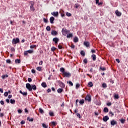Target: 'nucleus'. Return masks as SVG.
Here are the masks:
<instances>
[{"mask_svg": "<svg viewBox=\"0 0 128 128\" xmlns=\"http://www.w3.org/2000/svg\"><path fill=\"white\" fill-rule=\"evenodd\" d=\"M19 92H20V94H22V96H28L27 92H22V90H20Z\"/></svg>", "mask_w": 128, "mask_h": 128, "instance_id": "nucleus-12", "label": "nucleus"}, {"mask_svg": "<svg viewBox=\"0 0 128 128\" xmlns=\"http://www.w3.org/2000/svg\"><path fill=\"white\" fill-rule=\"evenodd\" d=\"M74 42H78V37H75L74 39Z\"/></svg>", "mask_w": 128, "mask_h": 128, "instance_id": "nucleus-26", "label": "nucleus"}, {"mask_svg": "<svg viewBox=\"0 0 128 128\" xmlns=\"http://www.w3.org/2000/svg\"><path fill=\"white\" fill-rule=\"evenodd\" d=\"M42 126L43 128H50V126H48V125L46 126V124H44V123L42 124Z\"/></svg>", "mask_w": 128, "mask_h": 128, "instance_id": "nucleus-18", "label": "nucleus"}, {"mask_svg": "<svg viewBox=\"0 0 128 128\" xmlns=\"http://www.w3.org/2000/svg\"><path fill=\"white\" fill-rule=\"evenodd\" d=\"M39 112H40V114H44V110H42V109L41 108H39Z\"/></svg>", "mask_w": 128, "mask_h": 128, "instance_id": "nucleus-37", "label": "nucleus"}, {"mask_svg": "<svg viewBox=\"0 0 128 128\" xmlns=\"http://www.w3.org/2000/svg\"><path fill=\"white\" fill-rule=\"evenodd\" d=\"M20 42V39L18 38H13L12 40V44H16Z\"/></svg>", "mask_w": 128, "mask_h": 128, "instance_id": "nucleus-3", "label": "nucleus"}, {"mask_svg": "<svg viewBox=\"0 0 128 128\" xmlns=\"http://www.w3.org/2000/svg\"><path fill=\"white\" fill-rule=\"evenodd\" d=\"M68 84L70 86H74V84L72 83V81H69L68 82Z\"/></svg>", "mask_w": 128, "mask_h": 128, "instance_id": "nucleus-52", "label": "nucleus"}, {"mask_svg": "<svg viewBox=\"0 0 128 128\" xmlns=\"http://www.w3.org/2000/svg\"><path fill=\"white\" fill-rule=\"evenodd\" d=\"M56 50V48L55 47H52L51 52H54V50Z\"/></svg>", "mask_w": 128, "mask_h": 128, "instance_id": "nucleus-44", "label": "nucleus"}, {"mask_svg": "<svg viewBox=\"0 0 128 128\" xmlns=\"http://www.w3.org/2000/svg\"><path fill=\"white\" fill-rule=\"evenodd\" d=\"M49 114L50 116H54V112H50Z\"/></svg>", "mask_w": 128, "mask_h": 128, "instance_id": "nucleus-46", "label": "nucleus"}, {"mask_svg": "<svg viewBox=\"0 0 128 128\" xmlns=\"http://www.w3.org/2000/svg\"><path fill=\"white\" fill-rule=\"evenodd\" d=\"M18 114H22V110L20 109L18 110Z\"/></svg>", "mask_w": 128, "mask_h": 128, "instance_id": "nucleus-58", "label": "nucleus"}, {"mask_svg": "<svg viewBox=\"0 0 128 128\" xmlns=\"http://www.w3.org/2000/svg\"><path fill=\"white\" fill-rule=\"evenodd\" d=\"M58 48L59 50H62V46L60 44H59L58 46Z\"/></svg>", "mask_w": 128, "mask_h": 128, "instance_id": "nucleus-54", "label": "nucleus"}, {"mask_svg": "<svg viewBox=\"0 0 128 128\" xmlns=\"http://www.w3.org/2000/svg\"><path fill=\"white\" fill-rule=\"evenodd\" d=\"M27 52H28V54H32V52H34V50H28Z\"/></svg>", "mask_w": 128, "mask_h": 128, "instance_id": "nucleus-47", "label": "nucleus"}, {"mask_svg": "<svg viewBox=\"0 0 128 128\" xmlns=\"http://www.w3.org/2000/svg\"><path fill=\"white\" fill-rule=\"evenodd\" d=\"M93 84H92V82H89L88 84V86H90V88H92Z\"/></svg>", "mask_w": 128, "mask_h": 128, "instance_id": "nucleus-33", "label": "nucleus"}, {"mask_svg": "<svg viewBox=\"0 0 128 128\" xmlns=\"http://www.w3.org/2000/svg\"><path fill=\"white\" fill-rule=\"evenodd\" d=\"M2 78L3 80H4V78H8V75L6 74V75H2Z\"/></svg>", "mask_w": 128, "mask_h": 128, "instance_id": "nucleus-32", "label": "nucleus"}, {"mask_svg": "<svg viewBox=\"0 0 128 128\" xmlns=\"http://www.w3.org/2000/svg\"><path fill=\"white\" fill-rule=\"evenodd\" d=\"M72 36H73L72 34L70 33L67 34L66 38H72Z\"/></svg>", "mask_w": 128, "mask_h": 128, "instance_id": "nucleus-22", "label": "nucleus"}, {"mask_svg": "<svg viewBox=\"0 0 128 128\" xmlns=\"http://www.w3.org/2000/svg\"><path fill=\"white\" fill-rule=\"evenodd\" d=\"M108 112V108L105 107L104 109V112Z\"/></svg>", "mask_w": 128, "mask_h": 128, "instance_id": "nucleus-29", "label": "nucleus"}, {"mask_svg": "<svg viewBox=\"0 0 128 128\" xmlns=\"http://www.w3.org/2000/svg\"><path fill=\"white\" fill-rule=\"evenodd\" d=\"M102 88H106L107 86H106V83H104L102 84Z\"/></svg>", "mask_w": 128, "mask_h": 128, "instance_id": "nucleus-53", "label": "nucleus"}, {"mask_svg": "<svg viewBox=\"0 0 128 128\" xmlns=\"http://www.w3.org/2000/svg\"><path fill=\"white\" fill-rule=\"evenodd\" d=\"M91 56L92 58V60H94V62H96V54H93Z\"/></svg>", "mask_w": 128, "mask_h": 128, "instance_id": "nucleus-15", "label": "nucleus"}, {"mask_svg": "<svg viewBox=\"0 0 128 128\" xmlns=\"http://www.w3.org/2000/svg\"><path fill=\"white\" fill-rule=\"evenodd\" d=\"M31 72L32 74H36V70H34V69H32Z\"/></svg>", "mask_w": 128, "mask_h": 128, "instance_id": "nucleus-61", "label": "nucleus"}, {"mask_svg": "<svg viewBox=\"0 0 128 128\" xmlns=\"http://www.w3.org/2000/svg\"><path fill=\"white\" fill-rule=\"evenodd\" d=\"M66 16H72V14H70L68 12H66Z\"/></svg>", "mask_w": 128, "mask_h": 128, "instance_id": "nucleus-40", "label": "nucleus"}, {"mask_svg": "<svg viewBox=\"0 0 128 128\" xmlns=\"http://www.w3.org/2000/svg\"><path fill=\"white\" fill-rule=\"evenodd\" d=\"M51 124H52V126H56V122H51Z\"/></svg>", "mask_w": 128, "mask_h": 128, "instance_id": "nucleus-41", "label": "nucleus"}, {"mask_svg": "<svg viewBox=\"0 0 128 128\" xmlns=\"http://www.w3.org/2000/svg\"><path fill=\"white\" fill-rule=\"evenodd\" d=\"M15 64H20V59L15 60Z\"/></svg>", "mask_w": 128, "mask_h": 128, "instance_id": "nucleus-24", "label": "nucleus"}, {"mask_svg": "<svg viewBox=\"0 0 128 128\" xmlns=\"http://www.w3.org/2000/svg\"><path fill=\"white\" fill-rule=\"evenodd\" d=\"M62 33L63 36H66V34H68L70 33V30H68L66 28L65 29L62 28Z\"/></svg>", "mask_w": 128, "mask_h": 128, "instance_id": "nucleus-4", "label": "nucleus"}, {"mask_svg": "<svg viewBox=\"0 0 128 128\" xmlns=\"http://www.w3.org/2000/svg\"><path fill=\"white\" fill-rule=\"evenodd\" d=\"M53 42L55 43L56 44H58V42L60 41V39L58 38H54L52 39Z\"/></svg>", "mask_w": 128, "mask_h": 128, "instance_id": "nucleus-9", "label": "nucleus"}, {"mask_svg": "<svg viewBox=\"0 0 128 128\" xmlns=\"http://www.w3.org/2000/svg\"><path fill=\"white\" fill-rule=\"evenodd\" d=\"M100 69L102 72H104L105 70H106V68L105 67H102V66H100Z\"/></svg>", "mask_w": 128, "mask_h": 128, "instance_id": "nucleus-20", "label": "nucleus"}, {"mask_svg": "<svg viewBox=\"0 0 128 128\" xmlns=\"http://www.w3.org/2000/svg\"><path fill=\"white\" fill-rule=\"evenodd\" d=\"M85 100H87L89 102H92V96L90 94H88L85 98Z\"/></svg>", "mask_w": 128, "mask_h": 128, "instance_id": "nucleus-6", "label": "nucleus"}, {"mask_svg": "<svg viewBox=\"0 0 128 128\" xmlns=\"http://www.w3.org/2000/svg\"><path fill=\"white\" fill-rule=\"evenodd\" d=\"M10 50H11V52H16V49H14V48L12 47V48H10Z\"/></svg>", "mask_w": 128, "mask_h": 128, "instance_id": "nucleus-45", "label": "nucleus"}, {"mask_svg": "<svg viewBox=\"0 0 128 128\" xmlns=\"http://www.w3.org/2000/svg\"><path fill=\"white\" fill-rule=\"evenodd\" d=\"M32 90H36V86L35 84L32 85Z\"/></svg>", "mask_w": 128, "mask_h": 128, "instance_id": "nucleus-28", "label": "nucleus"}, {"mask_svg": "<svg viewBox=\"0 0 128 128\" xmlns=\"http://www.w3.org/2000/svg\"><path fill=\"white\" fill-rule=\"evenodd\" d=\"M84 62L85 64H88V59L86 58L84 60Z\"/></svg>", "mask_w": 128, "mask_h": 128, "instance_id": "nucleus-51", "label": "nucleus"}, {"mask_svg": "<svg viewBox=\"0 0 128 128\" xmlns=\"http://www.w3.org/2000/svg\"><path fill=\"white\" fill-rule=\"evenodd\" d=\"M74 47H75V46H74V44H72L70 48H74Z\"/></svg>", "mask_w": 128, "mask_h": 128, "instance_id": "nucleus-64", "label": "nucleus"}, {"mask_svg": "<svg viewBox=\"0 0 128 128\" xmlns=\"http://www.w3.org/2000/svg\"><path fill=\"white\" fill-rule=\"evenodd\" d=\"M26 122H24V120H22L20 122V124H24Z\"/></svg>", "mask_w": 128, "mask_h": 128, "instance_id": "nucleus-62", "label": "nucleus"}, {"mask_svg": "<svg viewBox=\"0 0 128 128\" xmlns=\"http://www.w3.org/2000/svg\"><path fill=\"white\" fill-rule=\"evenodd\" d=\"M4 116V113H0V118H2V116Z\"/></svg>", "mask_w": 128, "mask_h": 128, "instance_id": "nucleus-63", "label": "nucleus"}, {"mask_svg": "<svg viewBox=\"0 0 128 128\" xmlns=\"http://www.w3.org/2000/svg\"><path fill=\"white\" fill-rule=\"evenodd\" d=\"M51 14H52V16H56V18L58 16V12H52L51 13Z\"/></svg>", "mask_w": 128, "mask_h": 128, "instance_id": "nucleus-11", "label": "nucleus"}, {"mask_svg": "<svg viewBox=\"0 0 128 128\" xmlns=\"http://www.w3.org/2000/svg\"><path fill=\"white\" fill-rule=\"evenodd\" d=\"M24 112H26V114L28 112V110L27 108H24Z\"/></svg>", "mask_w": 128, "mask_h": 128, "instance_id": "nucleus-57", "label": "nucleus"}, {"mask_svg": "<svg viewBox=\"0 0 128 128\" xmlns=\"http://www.w3.org/2000/svg\"><path fill=\"white\" fill-rule=\"evenodd\" d=\"M4 96H8V92H5L4 93Z\"/></svg>", "mask_w": 128, "mask_h": 128, "instance_id": "nucleus-55", "label": "nucleus"}, {"mask_svg": "<svg viewBox=\"0 0 128 128\" xmlns=\"http://www.w3.org/2000/svg\"><path fill=\"white\" fill-rule=\"evenodd\" d=\"M0 104H2V106H4V100H1L0 102Z\"/></svg>", "mask_w": 128, "mask_h": 128, "instance_id": "nucleus-59", "label": "nucleus"}, {"mask_svg": "<svg viewBox=\"0 0 128 128\" xmlns=\"http://www.w3.org/2000/svg\"><path fill=\"white\" fill-rule=\"evenodd\" d=\"M80 54H82V56H86V52H84V50H82L80 52Z\"/></svg>", "mask_w": 128, "mask_h": 128, "instance_id": "nucleus-35", "label": "nucleus"}, {"mask_svg": "<svg viewBox=\"0 0 128 128\" xmlns=\"http://www.w3.org/2000/svg\"><path fill=\"white\" fill-rule=\"evenodd\" d=\"M76 116L79 118H82V116H80V114L79 113H77L76 114Z\"/></svg>", "mask_w": 128, "mask_h": 128, "instance_id": "nucleus-49", "label": "nucleus"}, {"mask_svg": "<svg viewBox=\"0 0 128 128\" xmlns=\"http://www.w3.org/2000/svg\"><path fill=\"white\" fill-rule=\"evenodd\" d=\"M79 102L80 104H84V100L82 99V100H80Z\"/></svg>", "mask_w": 128, "mask_h": 128, "instance_id": "nucleus-30", "label": "nucleus"}, {"mask_svg": "<svg viewBox=\"0 0 128 128\" xmlns=\"http://www.w3.org/2000/svg\"><path fill=\"white\" fill-rule=\"evenodd\" d=\"M117 124L118 122H116V121L114 120H112L110 122L111 126H115V124Z\"/></svg>", "mask_w": 128, "mask_h": 128, "instance_id": "nucleus-16", "label": "nucleus"}, {"mask_svg": "<svg viewBox=\"0 0 128 128\" xmlns=\"http://www.w3.org/2000/svg\"><path fill=\"white\" fill-rule=\"evenodd\" d=\"M108 120H110V117H108V116H106L103 118V120L105 122H108Z\"/></svg>", "mask_w": 128, "mask_h": 128, "instance_id": "nucleus-10", "label": "nucleus"}, {"mask_svg": "<svg viewBox=\"0 0 128 128\" xmlns=\"http://www.w3.org/2000/svg\"><path fill=\"white\" fill-rule=\"evenodd\" d=\"M42 67L40 66H38L36 68V70H38V72H42Z\"/></svg>", "mask_w": 128, "mask_h": 128, "instance_id": "nucleus-34", "label": "nucleus"}, {"mask_svg": "<svg viewBox=\"0 0 128 128\" xmlns=\"http://www.w3.org/2000/svg\"><path fill=\"white\" fill-rule=\"evenodd\" d=\"M10 102L12 104H16V100H12V99H10Z\"/></svg>", "mask_w": 128, "mask_h": 128, "instance_id": "nucleus-23", "label": "nucleus"}, {"mask_svg": "<svg viewBox=\"0 0 128 128\" xmlns=\"http://www.w3.org/2000/svg\"><path fill=\"white\" fill-rule=\"evenodd\" d=\"M50 24H54V18L53 16H52L50 18Z\"/></svg>", "mask_w": 128, "mask_h": 128, "instance_id": "nucleus-17", "label": "nucleus"}, {"mask_svg": "<svg viewBox=\"0 0 128 128\" xmlns=\"http://www.w3.org/2000/svg\"><path fill=\"white\" fill-rule=\"evenodd\" d=\"M41 86H42V88H46V86H48V85H46V83L45 82H42Z\"/></svg>", "mask_w": 128, "mask_h": 128, "instance_id": "nucleus-19", "label": "nucleus"}, {"mask_svg": "<svg viewBox=\"0 0 128 128\" xmlns=\"http://www.w3.org/2000/svg\"><path fill=\"white\" fill-rule=\"evenodd\" d=\"M116 14L117 16H122V12H118V10H116Z\"/></svg>", "mask_w": 128, "mask_h": 128, "instance_id": "nucleus-13", "label": "nucleus"}, {"mask_svg": "<svg viewBox=\"0 0 128 128\" xmlns=\"http://www.w3.org/2000/svg\"><path fill=\"white\" fill-rule=\"evenodd\" d=\"M114 98H116V100H118V98H120V96H118V94H114Z\"/></svg>", "mask_w": 128, "mask_h": 128, "instance_id": "nucleus-25", "label": "nucleus"}, {"mask_svg": "<svg viewBox=\"0 0 128 128\" xmlns=\"http://www.w3.org/2000/svg\"><path fill=\"white\" fill-rule=\"evenodd\" d=\"M107 106H112V102H109L108 103L106 104Z\"/></svg>", "mask_w": 128, "mask_h": 128, "instance_id": "nucleus-60", "label": "nucleus"}, {"mask_svg": "<svg viewBox=\"0 0 128 128\" xmlns=\"http://www.w3.org/2000/svg\"><path fill=\"white\" fill-rule=\"evenodd\" d=\"M34 2L30 1V11L32 12H34V11L36 10V8H34Z\"/></svg>", "mask_w": 128, "mask_h": 128, "instance_id": "nucleus-2", "label": "nucleus"}, {"mask_svg": "<svg viewBox=\"0 0 128 128\" xmlns=\"http://www.w3.org/2000/svg\"><path fill=\"white\" fill-rule=\"evenodd\" d=\"M84 44L86 48H90V42H88V41L84 42Z\"/></svg>", "mask_w": 128, "mask_h": 128, "instance_id": "nucleus-8", "label": "nucleus"}, {"mask_svg": "<svg viewBox=\"0 0 128 128\" xmlns=\"http://www.w3.org/2000/svg\"><path fill=\"white\" fill-rule=\"evenodd\" d=\"M43 20L46 24H48V19H46V18H44Z\"/></svg>", "mask_w": 128, "mask_h": 128, "instance_id": "nucleus-39", "label": "nucleus"}, {"mask_svg": "<svg viewBox=\"0 0 128 128\" xmlns=\"http://www.w3.org/2000/svg\"><path fill=\"white\" fill-rule=\"evenodd\" d=\"M109 114H110V116H111L112 118V116H114V113H113L112 112V111H110V112H109Z\"/></svg>", "mask_w": 128, "mask_h": 128, "instance_id": "nucleus-36", "label": "nucleus"}, {"mask_svg": "<svg viewBox=\"0 0 128 128\" xmlns=\"http://www.w3.org/2000/svg\"><path fill=\"white\" fill-rule=\"evenodd\" d=\"M91 52H92V54H96V50H94V49L92 50H91Z\"/></svg>", "mask_w": 128, "mask_h": 128, "instance_id": "nucleus-56", "label": "nucleus"}, {"mask_svg": "<svg viewBox=\"0 0 128 128\" xmlns=\"http://www.w3.org/2000/svg\"><path fill=\"white\" fill-rule=\"evenodd\" d=\"M51 34L52 36H58V32H56V30H52L51 32Z\"/></svg>", "mask_w": 128, "mask_h": 128, "instance_id": "nucleus-7", "label": "nucleus"}, {"mask_svg": "<svg viewBox=\"0 0 128 128\" xmlns=\"http://www.w3.org/2000/svg\"><path fill=\"white\" fill-rule=\"evenodd\" d=\"M28 54V50L27 51H24V56H26Z\"/></svg>", "mask_w": 128, "mask_h": 128, "instance_id": "nucleus-50", "label": "nucleus"}, {"mask_svg": "<svg viewBox=\"0 0 128 128\" xmlns=\"http://www.w3.org/2000/svg\"><path fill=\"white\" fill-rule=\"evenodd\" d=\"M46 30L48 31V32H50V26H47L46 27Z\"/></svg>", "mask_w": 128, "mask_h": 128, "instance_id": "nucleus-38", "label": "nucleus"}, {"mask_svg": "<svg viewBox=\"0 0 128 128\" xmlns=\"http://www.w3.org/2000/svg\"><path fill=\"white\" fill-rule=\"evenodd\" d=\"M80 86V84H76V90H78V88Z\"/></svg>", "mask_w": 128, "mask_h": 128, "instance_id": "nucleus-43", "label": "nucleus"}, {"mask_svg": "<svg viewBox=\"0 0 128 128\" xmlns=\"http://www.w3.org/2000/svg\"><path fill=\"white\" fill-rule=\"evenodd\" d=\"M6 62L7 64H11L12 62L10 61V60L8 59L6 60Z\"/></svg>", "mask_w": 128, "mask_h": 128, "instance_id": "nucleus-42", "label": "nucleus"}, {"mask_svg": "<svg viewBox=\"0 0 128 128\" xmlns=\"http://www.w3.org/2000/svg\"><path fill=\"white\" fill-rule=\"evenodd\" d=\"M26 88L29 90V92H32V86L29 83L26 84Z\"/></svg>", "mask_w": 128, "mask_h": 128, "instance_id": "nucleus-5", "label": "nucleus"}, {"mask_svg": "<svg viewBox=\"0 0 128 128\" xmlns=\"http://www.w3.org/2000/svg\"><path fill=\"white\" fill-rule=\"evenodd\" d=\"M60 72H62V74L64 78H70L72 76V74L70 73L69 72H66L64 68H60Z\"/></svg>", "mask_w": 128, "mask_h": 128, "instance_id": "nucleus-1", "label": "nucleus"}, {"mask_svg": "<svg viewBox=\"0 0 128 128\" xmlns=\"http://www.w3.org/2000/svg\"><path fill=\"white\" fill-rule=\"evenodd\" d=\"M59 86H60V88H64V86H66V85H64V82L60 81Z\"/></svg>", "mask_w": 128, "mask_h": 128, "instance_id": "nucleus-14", "label": "nucleus"}, {"mask_svg": "<svg viewBox=\"0 0 128 128\" xmlns=\"http://www.w3.org/2000/svg\"><path fill=\"white\" fill-rule=\"evenodd\" d=\"M120 122L121 124H124V122H126V120H124V119H120Z\"/></svg>", "mask_w": 128, "mask_h": 128, "instance_id": "nucleus-31", "label": "nucleus"}, {"mask_svg": "<svg viewBox=\"0 0 128 128\" xmlns=\"http://www.w3.org/2000/svg\"><path fill=\"white\" fill-rule=\"evenodd\" d=\"M36 48V45H32L30 46V48Z\"/></svg>", "mask_w": 128, "mask_h": 128, "instance_id": "nucleus-48", "label": "nucleus"}, {"mask_svg": "<svg viewBox=\"0 0 128 128\" xmlns=\"http://www.w3.org/2000/svg\"><path fill=\"white\" fill-rule=\"evenodd\" d=\"M27 120H28V122H34V118H31L30 117L27 118Z\"/></svg>", "mask_w": 128, "mask_h": 128, "instance_id": "nucleus-27", "label": "nucleus"}, {"mask_svg": "<svg viewBox=\"0 0 128 128\" xmlns=\"http://www.w3.org/2000/svg\"><path fill=\"white\" fill-rule=\"evenodd\" d=\"M64 90H62V88H59L58 90H57V92L58 94H60Z\"/></svg>", "mask_w": 128, "mask_h": 128, "instance_id": "nucleus-21", "label": "nucleus"}]
</instances>
